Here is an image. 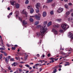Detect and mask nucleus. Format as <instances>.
Wrapping results in <instances>:
<instances>
[{
  "mask_svg": "<svg viewBox=\"0 0 73 73\" xmlns=\"http://www.w3.org/2000/svg\"><path fill=\"white\" fill-rule=\"evenodd\" d=\"M46 31V27L43 28V27H42L41 28H40V32L36 33V36L37 37H38V36H41L42 37H43L44 36L43 35Z\"/></svg>",
  "mask_w": 73,
  "mask_h": 73,
  "instance_id": "nucleus-1",
  "label": "nucleus"
},
{
  "mask_svg": "<svg viewBox=\"0 0 73 73\" xmlns=\"http://www.w3.org/2000/svg\"><path fill=\"white\" fill-rule=\"evenodd\" d=\"M61 27L62 29L64 30V31L68 29L69 28V26L66 23L62 24L61 26Z\"/></svg>",
  "mask_w": 73,
  "mask_h": 73,
  "instance_id": "nucleus-2",
  "label": "nucleus"
},
{
  "mask_svg": "<svg viewBox=\"0 0 73 73\" xmlns=\"http://www.w3.org/2000/svg\"><path fill=\"white\" fill-rule=\"evenodd\" d=\"M48 22H47V21H45L44 22V25H43L42 27H40V28H41L42 29L43 28H44L45 27L46 28V31H47V27H46V25L47 24V23ZM42 27H43L42 28Z\"/></svg>",
  "mask_w": 73,
  "mask_h": 73,
  "instance_id": "nucleus-3",
  "label": "nucleus"
},
{
  "mask_svg": "<svg viewBox=\"0 0 73 73\" xmlns=\"http://www.w3.org/2000/svg\"><path fill=\"white\" fill-rule=\"evenodd\" d=\"M52 32H54V34H55V35H56V34H57V33H58V31H57V30H55V29H52Z\"/></svg>",
  "mask_w": 73,
  "mask_h": 73,
  "instance_id": "nucleus-4",
  "label": "nucleus"
},
{
  "mask_svg": "<svg viewBox=\"0 0 73 73\" xmlns=\"http://www.w3.org/2000/svg\"><path fill=\"white\" fill-rule=\"evenodd\" d=\"M63 8L60 7L58 9V13H61V12H62L63 11Z\"/></svg>",
  "mask_w": 73,
  "mask_h": 73,
  "instance_id": "nucleus-5",
  "label": "nucleus"
},
{
  "mask_svg": "<svg viewBox=\"0 0 73 73\" xmlns=\"http://www.w3.org/2000/svg\"><path fill=\"white\" fill-rule=\"evenodd\" d=\"M35 7L37 9H38L40 7V3H38L35 5Z\"/></svg>",
  "mask_w": 73,
  "mask_h": 73,
  "instance_id": "nucleus-6",
  "label": "nucleus"
},
{
  "mask_svg": "<svg viewBox=\"0 0 73 73\" xmlns=\"http://www.w3.org/2000/svg\"><path fill=\"white\" fill-rule=\"evenodd\" d=\"M23 14H24V15H25V16H27V12H26L25 10H23Z\"/></svg>",
  "mask_w": 73,
  "mask_h": 73,
  "instance_id": "nucleus-7",
  "label": "nucleus"
},
{
  "mask_svg": "<svg viewBox=\"0 0 73 73\" xmlns=\"http://www.w3.org/2000/svg\"><path fill=\"white\" fill-rule=\"evenodd\" d=\"M11 4L12 5H14L16 4V2L13 0H12L11 2Z\"/></svg>",
  "mask_w": 73,
  "mask_h": 73,
  "instance_id": "nucleus-8",
  "label": "nucleus"
},
{
  "mask_svg": "<svg viewBox=\"0 0 73 73\" xmlns=\"http://www.w3.org/2000/svg\"><path fill=\"white\" fill-rule=\"evenodd\" d=\"M9 61V58H8V57H6L5 58V62H6L7 64H8Z\"/></svg>",
  "mask_w": 73,
  "mask_h": 73,
  "instance_id": "nucleus-9",
  "label": "nucleus"
},
{
  "mask_svg": "<svg viewBox=\"0 0 73 73\" xmlns=\"http://www.w3.org/2000/svg\"><path fill=\"white\" fill-rule=\"evenodd\" d=\"M35 19L37 20H40V17L39 16L36 15L35 16Z\"/></svg>",
  "mask_w": 73,
  "mask_h": 73,
  "instance_id": "nucleus-10",
  "label": "nucleus"
},
{
  "mask_svg": "<svg viewBox=\"0 0 73 73\" xmlns=\"http://www.w3.org/2000/svg\"><path fill=\"white\" fill-rule=\"evenodd\" d=\"M53 27L54 28H59V27H60V25L58 24H57L56 25H54L53 26Z\"/></svg>",
  "mask_w": 73,
  "mask_h": 73,
  "instance_id": "nucleus-11",
  "label": "nucleus"
},
{
  "mask_svg": "<svg viewBox=\"0 0 73 73\" xmlns=\"http://www.w3.org/2000/svg\"><path fill=\"white\" fill-rule=\"evenodd\" d=\"M60 54H62L63 56H66V55L67 54L66 53H65L62 51H60Z\"/></svg>",
  "mask_w": 73,
  "mask_h": 73,
  "instance_id": "nucleus-12",
  "label": "nucleus"
},
{
  "mask_svg": "<svg viewBox=\"0 0 73 73\" xmlns=\"http://www.w3.org/2000/svg\"><path fill=\"white\" fill-rule=\"evenodd\" d=\"M22 23L24 25H26V24H27V21L25 20H24L23 21Z\"/></svg>",
  "mask_w": 73,
  "mask_h": 73,
  "instance_id": "nucleus-13",
  "label": "nucleus"
},
{
  "mask_svg": "<svg viewBox=\"0 0 73 73\" xmlns=\"http://www.w3.org/2000/svg\"><path fill=\"white\" fill-rule=\"evenodd\" d=\"M46 16V12L44 11L43 13V17H45Z\"/></svg>",
  "mask_w": 73,
  "mask_h": 73,
  "instance_id": "nucleus-14",
  "label": "nucleus"
},
{
  "mask_svg": "<svg viewBox=\"0 0 73 73\" xmlns=\"http://www.w3.org/2000/svg\"><path fill=\"white\" fill-rule=\"evenodd\" d=\"M53 0H47L46 1L47 3H52V2H53Z\"/></svg>",
  "mask_w": 73,
  "mask_h": 73,
  "instance_id": "nucleus-15",
  "label": "nucleus"
},
{
  "mask_svg": "<svg viewBox=\"0 0 73 73\" xmlns=\"http://www.w3.org/2000/svg\"><path fill=\"white\" fill-rule=\"evenodd\" d=\"M52 24V22H50L48 23V24L47 25V26L49 27V26L51 25Z\"/></svg>",
  "mask_w": 73,
  "mask_h": 73,
  "instance_id": "nucleus-16",
  "label": "nucleus"
},
{
  "mask_svg": "<svg viewBox=\"0 0 73 73\" xmlns=\"http://www.w3.org/2000/svg\"><path fill=\"white\" fill-rule=\"evenodd\" d=\"M20 6V5L18 3H17L16 5V7L17 8H19V7Z\"/></svg>",
  "mask_w": 73,
  "mask_h": 73,
  "instance_id": "nucleus-17",
  "label": "nucleus"
},
{
  "mask_svg": "<svg viewBox=\"0 0 73 73\" xmlns=\"http://www.w3.org/2000/svg\"><path fill=\"white\" fill-rule=\"evenodd\" d=\"M72 33L70 32H69V35H68V36L70 38L71 37H72Z\"/></svg>",
  "mask_w": 73,
  "mask_h": 73,
  "instance_id": "nucleus-18",
  "label": "nucleus"
},
{
  "mask_svg": "<svg viewBox=\"0 0 73 73\" xmlns=\"http://www.w3.org/2000/svg\"><path fill=\"white\" fill-rule=\"evenodd\" d=\"M25 54H26V56L25 57L24 59L25 60H26L27 59V57H28V55L26 53H25Z\"/></svg>",
  "mask_w": 73,
  "mask_h": 73,
  "instance_id": "nucleus-19",
  "label": "nucleus"
},
{
  "mask_svg": "<svg viewBox=\"0 0 73 73\" xmlns=\"http://www.w3.org/2000/svg\"><path fill=\"white\" fill-rule=\"evenodd\" d=\"M70 11H67L66 13V15H70Z\"/></svg>",
  "mask_w": 73,
  "mask_h": 73,
  "instance_id": "nucleus-20",
  "label": "nucleus"
},
{
  "mask_svg": "<svg viewBox=\"0 0 73 73\" xmlns=\"http://www.w3.org/2000/svg\"><path fill=\"white\" fill-rule=\"evenodd\" d=\"M15 13L16 14V17H17V16H18V15L19 14V12L17 11H16L15 12Z\"/></svg>",
  "mask_w": 73,
  "mask_h": 73,
  "instance_id": "nucleus-21",
  "label": "nucleus"
},
{
  "mask_svg": "<svg viewBox=\"0 0 73 73\" xmlns=\"http://www.w3.org/2000/svg\"><path fill=\"white\" fill-rule=\"evenodd\" d=\"M33 12H34V11L33 10V9H31L30 10V13H33Z\"/></svg>",
  "mask_w": 73,
  "mask_h": 73,
  "instance_id": "nucleus-22",
  "label": "nucleus"
},
{
  "mask_svg": "<svg viewBox=\"0 0 73 73\" xmlns=\"http://www.w3.org/2000/svg\"><path fill=\"white\" fill-rule=\"evenodd\" d=\"M27 8L28 9H32V6H28L27 7Z\"/></svg>",
  "mask_w": 73,
  "mask_h": 73,
  "instance_id": "nucleus-23",
  "label": "nucleus"
},
{
  "mask_svg": "<svg viewBox=\"0 0 73 73\" xmlns=\"http://www.w3.org/2000/svg\"><path fill=\"white\" fill-rule=\"evenodd\" d=\"M39 23V21H36V22H35V25H37L38 24V23Z\"/></svg>",
  "mask_w": 73,
  "mask_h": 73,
  "instance_id": "nucleus-24",
  "label": "nucleus"
},
{
  "mask_svg": "<svg viewBox=\"0 0 73 73\" xmlns=\"http://www.w3.org/2000/svg\"><path fill=\"white\" fill-rule=\"evenodd\" d=\"M25 3L26 4H28L29 3V1H28V0H26L25 2Z\"/></svg>",
  "mask_w": 73,
  "mask_h": 73,
  "instance_id": "nucleus-25",
  "label": "nucleus"
},
{
  "mask_svg": "<svg viewBox=\"0 0 73 73\" xmlns=\"http://www.w3.org/2000/svg\"><path fill=\"white\" fill-rule=\"evenodd\" d=\"M25 66H26L27 68H29V67H30V66L29 65H28V64H26L25 65Z\"/></svg>",
  "mask_w": 73,
  "mask_h": 73,
  "instance_id": "nucleus-26",
  "label": "nucleus"
},
{
  "mask_svg": "<svg viewBox=\"0 0 73 73\" xmlns=\"http://www.w3.org/2000/svg\"><path fill=\"white\" fill-rule=\"evenodd\" d=\"M0 42H1V44H2V45H3V44L4 43L3 42V39H1L0 40Z\"/></svg>",
  "mask_w": 73,
  "mask_h": 73,
  "instance_id": "nucleus-27",
  "label": "nucleus"
},
{
  "mask_svg": "<svg viewBox=\"0 0 73 73\" xmlns=\"http://www.w3.org/2000/svg\"><path fill=\"white\" fill-rule=\"evenodd\" d=\"M29 20L30 21H31V22H32L33 21V19L32 18H30Z\"/></svg>",
  "mask_w": 73,
  "mask_h": 73,
  "instance_id": "nucleus-28",
  "label": "nucleus"
},
{
  "mask_svg": "<svg viewBox=\"0 0 73 73\" xmlns=\"http://www.w3.org/2000/svg\"><path fill=\"white\" fill-rule=\"evenodd\" d=\"M0 59H1L3 58V54H1L0 55Z\"/></svg>",
  "mask_w": 73,
  "mask_h": 73,
  "instance_id": "nucleus-29",
  "label": "nucleus"
},
{
  "mask_svg": "<svg viewBox=\"0 0 73 73\" xmlns=\"http://www.w3.org/2000/svg\"><path fill=\"white\" fill-rule=\"evenodd\" d=\"M57 72V70L56 69H55V70L53 71V72L52 73H56V72Z\"/></svg>",
  "mask_w": 73,
  "mask_h": 73,
  "instance_id": "nucleus-30",
  "label": "nucleus"
},
{
  "mask_svg": "<svg viewBox=\"0 0 73 73\" xmlns=\"http://www.w3.org/2000/svg\"><path fill=\"white\" fill-rule=\"evenodd\" d=\"M15 64H16V62H14L13 64H12V66H13L14 65V66H16V65Z\"/></svg>",
  "mask_w": 73,
  "mask_h": 73,
  "instance_id": "nucleus-31",
  "label": "nucleus"
},
{
  "mask_svg": "<svg viewBox=\"0 0 73 73\" xmlns=\"http://www.w3.org/2000/svg\"><path fill=\"white\" fill-rule=\"evenodd\" d=\"M3 53H4V55L5 56H7V53H6L5 52H4Z\"/></svg>",
  "mask_w": 73,
  "mask_h": 73,
  "instance_id": "nucleus-32",
  "label": "nucleus"
},
{
  "mask_svg": "<svg viewBox=\"0 0 73 73\" xmlns=\"http://www.w3.org/2000/svg\"><path fill=\"white\" fill-rule=\"evenodd\" d=\"M65 7L66 8H68V5L67 4H66L65 5Z\"/></svg>",
  "mask_w": 73,
  "mask_h": 73,
  "instance_id": "nucleus-33",
  "label": "nucleus"
},
{
  "mask_svg": "<svg viewBox=\"0 0 73 73\" xmlns=\"http://www.w3.org/2000/svg\"><path fill=\"white\" fill-rule=\"evenodd\" d=\"M38 65H39V64L37 63L35 64V66L36 67H37L38 66Z\"/></svg>",
  "mask_w": 73,
  "mask_h": 73,
  "instance_id": "nucleus-34",
  "label": "nucleus"
},
{
  "mask_svg": "<svg viewBox=\"0 0 73 73\" xmlns=\"http://www.w3.org/2000/svg\"><path fill=\"white\" fill-rule=\"evenodd\" d=\"M70 63H68V64H64V66H68V65H70Z\"/></svg>",
  "mask_w": 73,
  "mask_h": 73,
  "instance_id": "nucleus-35",
  "label": "nucleus"
},
{
  "mask_svg": "<svg viewBox=\"0 0 73 73\" xmlns=\"http://www.w3.org/2000/svg\"><path fill=\"white\" fill-rule=\"evenodd\" d=\"M53 11H51V12H50V14L51 15H53Z\"/></svg>",
  "mask_w": 73,
  "mask_h": 73,
  "instance_id": "nucleus-36",
  "label": "nucleus"
},
{
  "mask_svg": "<svg viewBox=\"0 0 73 73\" xmlns=\"http://www.w3.org/2000/svg\"><path fill=\"white\" fill-rule=\"evenodd\" d=\"M11 49L12 50H15V49H16V48H15V47H12L11 48Z\"/></svg>",
  "mask_w": 73,
  "mask_h": 73,
  "instance_id": "nucleus-37",
  "label": "nucleus"
},
{
  "mask_svg": "<svg viewBox=\"0 0 73 73\" xmlns=\"http://www.w3.org/2000/svg\"><path fill=\"white\" fill-rule=\"evenodd\" d=\"M69 51L70 52L73 51V49H72V48H70V49H69Z\"/></svg>",
  "mask_w": 73,
  "mask_h": 73,
  "instance_id": "nucleus-38",
  "label": "nucleus"
},
{
  "mask_svg": "<svg viewBox=\"0 0 73 73\" xmlns=\"http://www.w3.org/2000/svg\"><path fill=\"white\" fill-rule=\"evenodd\" d=\"M10 60L12 61H14V58H11L10 59Z\"/></svg>",
  "mask_w": 73,
  "mask_h": 73,
  "instance_id": "nucleus-39",
  "label": "nucleus"
},
{
  "mask_svg": "<svg viewBox=\"0 0 73 73\" xmlns=\"http://www.w3.org/2000/svg\"><path fill=\"white\" fill-rule=\"evenodd\" d=\"M19 72H22V71H23V70H22V69H19Z\"/></svg>",
  "mask_w": 73,
  "mask_h": 73,
  "instance_id": "nucleus-40",
  "label": "nucleus"
},
{
  "mask_svg": "<svg viewBox=\"0 0 73 73\" xmlns=\"http://www.w3.org/2000/svg\"><path fill=\"white\" fill-rule=\"evenodd\" d=\"M56 5V4L55 3H54L52 5V7H54Z\"/></svg>",
  "mask_w": 73,
  "mask_h": 73,
  "instance_id": "nucleus-41",
  "label": "nucleus"
},
{
  "mask_svg": "<svg viewBox=\"0 0 73 73\" xmlns=\"http://www.w3.org/2000/svg\"><path fill=\"white\" fill-rule=\"evenodd\" d=\"M19 20H20V21H21V22H22V19H21V18H20V17H19Z\"/></svg>",
  "mask_w": 73,
  "mask_h": 73,
  "instance_id": "nucleus-42",
  "label": "nucleus"
},
{
  "mask_svg": "<svg viewBox=\"0 0 73 73\" xmlns=\"http://www.w3.org/2000/svg\"><path fill=\"white\" fill-rule=\"evenodd\" d=\"M36 13H38V12H39V9H38L36 10Z\"/></svg>",
  "mask_w": 73,
  "mask_h": 73,
  "instance_id": "nucleus-43",
  "label": "nucleus"
},
{
  "mask_svg": "<svg viewBox=\"0 0 73 73\" xmlns=\"http://www.w3.org/2000/svg\"><path fill=\"white\" fill-rule=\"evenodd\" d=\"M4 44H2L1 46H2V48H4V49L5 48V46H4Z\"/></svg>",
  "mask_w": 73,
  "mask_h": 73,
  "instance_id": "nucleus-44",
  "label": "nucleus"
},
{
  "mask_svg": "<svg viewBox=\"0 0 73 73\" xmlns=\"http://www.w3.org/2000/svg\"><path fill=\"white\" fill-rule=\"evenodd\" d=\"M0 49L1 50H5V48H0Z\"/></svg>",
  "mask_w": 73,
  "mask_h": 73,
  "instance_id": "nucleus-45",
  "label": "nucleus"
},
{
  "mask_svg": "<svg viewBox=\"0 0 73 73\" xmlns=\"http://www.w3.org/2000/svg\"><path fill=\"white\" fill-rule=\"evenodd\" d=\"M19 66L21 68H23V66L21 65H20Z\"/></svg>",
  "mask_w": 73,
  "mask_h": 73,
  "instance_id": "nucleus-46",
  "label": "nucleus"
},
{
  "mask_svg": "<svg viewBox=\"0 0 73 73\" xmlns=\"http://www.w3.org/2000/svg\"><path fill=\"white\" fill-rule=\"evenodd\" d=\"M64 32V31L62 30H60V33H62Z\"/></svg>",
  "mask_w": 73,
  "mask_h": 73,
  "instance_id": "nucleus-47",
  "label": "nucleus"
},
{
  "mask_svg": "<svg viewBox=\"0 0 73 73\" xmlns=\"http://www.w3.org/2000/svg\"><path fill=\"white\" fill-rule=\"evenodd\" d=\"M40 27H41V25H38L36 27V28H40Z\"/></svg>",
  "mask_w": 73,
  "mask_h": 73,
  "instance_id": "nucleus-48",
  "label": "nucleus"
},
{
  "mask_svg": "<svg viewBox=\"0 0 73 73\" xmlns=\"http://www.w3.org/2000/svg\"><path fill=\"white\" fill-rule=\"evenodd\" d=\"M8 69L9 70H11V67H10V66H9Z\"/></svg>",
  "mask_w": 73,
  "mask_h": 73,
  "instance_id": "nucleus-49",
  "label": "nucleus"
},
{
  "mask_svg": "<svg viewBox=\"0 0 73 73\" xmlns=\"http://www.w3.org/2000/svg\"><path fill=\"white\" fill-rule=\"evenodd\" d=\"M57 20L58 21H61V19H57Z\"/></svg>",
  "mask_w": 73,
  "mask_h": 73,
  "instance_id": "nucleus-50",
  "label": "nucleus"
},
{
  "mask_svg": "<svg viewBox=\"0 0 73 73\" xmlns=\"http://www.w3.org/2000/svg\"><path fill=\"white\" fill-rule=\"evenodd\" d=\"M43 8H47V7L46 6L44 5L43 7Z\"/></svg>",
  "mask_w": 73,
  "mask_h": 73,
  "instance_id": "nucleus-51",
  "label": "nucleus"
},
{
  "mask_svg": "<svg viewBox=\"0 0 73 73\" xmlns=\"http://www.w3.org/2000/svg\"><path fill=\"white\" fill-rule=\"evenodd\" d=\"M68 5H72V4L71 3H68Z\"/></svg>",
  "mask_w": 73,
  "mask_h": 73,
  "instance_id": "nucleus-52",
  "label": "nucleus"
},
{
  "mask_svg": "<svg viewBox=\"0 0 73 73\" xmlns=\"http://www.w3.org/2000/svg\"><path fill=\"white\" fill-rule=\"evenodd\" d=\"M42 57H45V55H42L41 58H42Z\"/></svg>",
  "mask_w": 73,
  "mask_h": 73,
  "instance_id": "nucleus-53",
  "label": "nucleus"
},
{
  "mask_svg": "<svg viewBox=\"0 0 73 73\" xmlns=\"http://www.w3.org/2000/svg\"><path fill=\"white\" fill-rule=\"evenodd\" d=\"M40 42H38V44H39V45H40V44H41V40H40Z\"/></svg>",
  "mask_w": 73,
  "mask_h": 73,
  "instance_id": "nucleus-54",
  "label": "nucleus"
},
{
  "mask_svg": "<svg viewBox=\"0 0 73 73\" xmlns=\"http://www.w3.org/2000/svg\"><path fill=\"white\" fill-rule=\"evenodd\" d=\"M36 56L38 57H40V54H37Z\"/></svg>",
  "mask_w": 73,
  "mask_h": 73,
  "instance_id": "nucleus-55",
  "label": "nucleus"
},
{
  "mask_svg": "<svg viewBox=\"0 0 73 73\" xmlns=\"http://www.w3.org/2000/svg\"><path fill=\"white\" fill-rule=\"evenodd\" d=\"M1 53H4V52L3 51V50H1Z\"/></svg>",
  "mask_w": 73,
  "mask_h": 73,
  "instance_id": "nucleus-56",
  "label": "nucleus"
},
{
  "mask_svg": "<svg viewBox=\"0 0 73 73\" xmlns=\"http://www.w3.org/2000/svg\"><path fill=\"white\" fill-rule=\"evenodd\" d=\"M25 62H20V63L21 64H24V63Z\"/></svg>",
  "mask_w": 73,
  "mask_h": 73,
  "instance_id": "nucleus-57",
  "label": "nucleus"
},
{
  "mask_svg": "<svg viewBox=\"0 0 73 73\" xmlns=\"http://www.w3.org/2000/svg\"><path fill=\"white\" fill-rule=\"evenodd\" d=\"M7 58H9V59H10V58H11V56H8Z\"/></svg>",
  "mask_w": 73,
  "mask_h": 73,
  "instance_id": "nucleus-58",
  "label": "nucleus"
},
{
  "mask_svg": "<svg viewBox=\"0 0 73 73\" xmlns=\"http://www.w3.org/2000/svg\"><path fill=\"white\" fill-rule=\"evenodd\" d=\"M12 12H11V13L9 14V15H10V16H11V15H12Z\"/></svg>",
  "mask_w": 73,
  "mask_h": 73,
  "instance_id": "nucleus-59",
  "label": "nucleus"
},
{
  "mask_svg": "<svg viewBox=\"0 0 73 73\" xmlns=\"http://www.w3.org/2000/svg\"><path fill=\"white\" fill-rule=\"evenodd\" d=\"M62 67V65H60L59 66H58V68H61Z\"/></svg>",
  "mask_w": 73,
  "mask_h": 73,
  "instance_id": "nucleus-60",
  "label": "nucleus"
},
{
  "mask_svg": "<svg viewBox=\"0 0 73 73\" xmlns=\"http://www.w3.org/2000/svg\"><path fill=\"white\" fill-rule=\"evenodd\" d=\"M58 58H57L55 59L54 60L55 61H57V60H58Z\"/></svg>",
  "mask_w": 73,
  "mask_h": 73,
  "instance_id": "nucleus-61",
  "label": "nucleus"
},
{
  "mask_svg": "<svg viewBox=\"0 0 73 73\" xmlns=\"http://www.w3.org/2000/svg\"><path fill=\"white\" fill-rule=\"evenodd\" d=\"M68 48H65V50H68Z\"/></svg>",
  "mask_w": 73,
  "mask_h": 73,
  "instance_id": "nucleus-62",
  "label": "nucleus"
},
{
  "mask_svg": "<svg viewBox=\"0 0 73 73\" xmlns=\"http://www.w3.org/2000/svg\"><path fill=\"white\" fill-rule=\"evenodd\" d=\"M71 16H72V17H73V13H71Z\"/></svg>",
  "mask_w": 73,
  "mask_h": 73,
  "instance_id": "nucleus-63",
  "label": "nucleus"
},
{
  "mask_svg": "<svg viewBox=\"0 0 73 73\" xmlns=\"http://www.w3.org/2000/svg\"><path fill=\"white\" fill-rule=\"evenodd\" d=\"M50 54H48V57H50Z\"/></svg>",
  "mask_w": 73,
  "mask_h": 73,
  "instance_id": "nucleus-64",
  "label": "nucleus"
}]
</instances>
